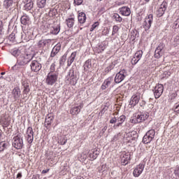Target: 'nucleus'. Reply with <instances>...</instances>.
<instances>
[{"label": "nucleus", "mask_w": 179, "mask_h": 179, "mask_svg": "<svg viewBox=\"0 0 179 179\" xmlns=\"http://www.w3.org/2000/svg\"><path fill=\"white\" fill-rule=\"evenodd\" d=\"M33 59V55L31 54H22L17 58V64L13 67L16 68L17 65L20 66H24V65H27L31 60Z\"/></svg>", "instance_id": "nucleus-1"}, {"label": "nucleus", "mask_w": 179, "mask_h": 179, "mask_svg": "<svg viewBox=\"0 0 179 179\" xmlns=\"http://www.w3.org/2000/svg\"><path fill=\"white\" fill-rule=\"evenodd\" d=\"M58 80V73H49L47 76L45 83L49 86H52Z\"/></svg>", "instance_id": "nucleus-2"}, {"label": "nucleus", "mask_w": 179, "mask_h": 179, "mask_svg": "<svg viewBox=\"0 0 179 179\" xmlns=\"http://www.w3.org/2000/svg\"><path fill=\"white\" fill-rule=\"evenodd\" d=\"M155 135H156V131H155V129L149 130L143 138V143H145V145H147L148 143H150V141H153V139L155 138Z\"/></svg>", "instance_id": "nucleus-3"}, {"label": "nucleus", "mask_w": 179, "mask_h": 179, "mask_svg": "<svg viewBox=\"0 0 179 179\" xmlns=\"http://www.w3.org/2000/svg\"><path fill=\"white\" fill-rule=\"evenodd\" d=\"M13 146L15 149H22L23 148V139L20 138V136L17 135L13 138Z\"/></svg>", "instance_id": "nucleus-4"}, {"label": "nucleus", "mask_w": 179, "mask_h": 179, "mask_svg": "<svg viewBox=\"0 0 179 179\" xmlns=\"http://www.w3.org/2000/svg\"><path fill=\"white\" fill-rule=\"evenodd\" d=\"M153 22V15L150 14L145 18L143 28L145 30H149L152 27V23Z\"/></svg>", "instance_id": "nucleus-5"}, {"label": "nucleus", "mask_w": 179, "mask_h": 179, "mask_svg": "<svg viewBox=\"0 0 179 179\" xmlns=\"http://www.w3.org/2000/svg\"><path fill=\"white\" fill-rule=\"evenodd\" d=\"M125 76H127V71L125 69L120 71L115 77V83H121L125 79Z\"/></svg>", "instance_id": "nucleus-6"}, {"label": "nucleus", "mask_w": 179, "mask_h": 179, "mask_svg": "<svg viewBox=\"0 0 179 179\" xmlns=\"http://www.w3.org/2000/svg\"><path fill=\"white\" fill-rule=\"evenodd\" d=\"M164 55V44L160 43L159 46L156 48L155 52V58H160Z\"/></svg>", "instance_id": "nucleus-7"}, {"label": "nucleus", "mask_w": 179, "mask_h": 179, "mask_svg": "<svg viewBox=\"0 0 179 179\" xmlns=\"http://www.w3.org/2000/svg\"><path fill=\"white\" fill-rule=\"evenodd\" d=\"M164 90V87L162 84H158L157 85L155 86V91H154V95L155 99H159L162 94H163V92Z\"/></svg>", "instance_id": "nucleus-8"}, {"label": "nucleus", "mask_w": 179, "mask_h": 179, "mask_svg": "<svg viewBox=\"0 0 179 179\" xmlns=\"http://www.w3.org/2000/svg\"><path fill=\"white\" fill-rule=\"evenodd\" d=\"M27 141L28 143H33V140L34 139V132L33 131L32 127H28L27 130Z\"/></svg>", "instance_id": "nucleus-9"}, {"label": "nucleus", "mask_w": 179, "mask_h": 179, "mask_svg": "<svg viewBox=\"0 0 179 179\" xmlns=\"http://www.w3.org/2000/svg\"><path fill=\"white\" fill-rule=\"evenodd\" d=\"M166 8H167V3L166 1H163L160 7L157 11V15L158 17H162V16L164 15V12H166Z\"/></svg>", "instance_id": "nucleus-10"}, {"label": "nucleus", "mask_w": 179, "mask_h": 179, "mask_svg": "<svg viewBox=\"0 0 179 179\" xmlns=\"http://www.w3.org/2000/svg\"><path fill=\"white\" fill-rule=\"evenodd\" d=\"M145 169V166L143 164H138L133 171V176L135 177H139L141 174L143 172V169Z\"/></svg>", "instance_id": "nucleus-11"}, {"label": "nucleus", "mask_w": 179, "mask_h": 179, "mask_svg": "<svg viewBox=\"0 0 179 179\" xmlns=\"http://www.w3.org/2000/svg\"><path fill=\"white\" fill-rule=\"evenodd\" d=\"M22 85L23 86L24 89L22 91L23 97L25 99V97H27L29 92H30V87L29 86V83L27 80H23L22 82Z\"/></svg>", "instance_id": "nucleus-12"}, {"label": "nucleus", "mask_w": 179, "mask_h": 179, "mask_svg": "<svg viewBox=\"0 0 179 179\" xmlns=\"http://www.w3.org/2000/svg\"><path fill=\"white\" fill-rule=\"evenodd\" d=\"M149 118V115L148 114H140L135 116V122L137 124H139L141 122H143L145 120H148Z\"/></svg>", "instance_id": "nucleus-13"}, {"label": "nucleus", "mask_w": 179, "mask_h": 179, "mask_svg": "<svg viewBox=\"0 0 179 179\" xmlns=\"http://www.w3.org/2000/svg\"><path fill=\"white\" fill-rule=\"evenodd\" d=\"M31 69L33 72H38L41 69V64L38 62L34 60L31 64Z\"/></svg>", "instance_id": "nucleus-14"}, {"label": "nucleus", "mask_w": 179, "mask_h": 179, "mask_svg": "<svg viewBox=\"0 0 179 179\" xmlns=\"http://www.w3.org/2000/svg\"><path fill=\"white\" fill-rule=\"evenodd\" d=\"M69 78L70 79V83L71 85H72L73 86H75V85H76V83H78V79H77V76L76 74H75V72L73 71H70L69 73Z\"/></svg>", "instance_id": "nucleus-15"}, {"label": "nucleus", "mask_w": 179, "mask_h": 179, "mask_svg": "<svg viewBox=\"0 0 179 179\" xmlns=\"http://www.w3.org/2000/svg\"><path fill=\"white\" fill-rule=\"evenodd\" d=\"M140 99L141 96L139 95H133L130 100L129 106H131V107H135V106L139 103Z\"/></svg>", "instance_id": "nucleus-16"}, {"label": "nucleus", "mask_w": 179, "mask_h": 179, "mask_svg": "<svg viewBox=\"0 0 179 179\" xmlns=\"http://www.w3.org/2000/svg\"><path fill=\"white\" fill-rule=\"evenodd\" d=\"M52 121H54V116L51 114H48L45 120V127H46L47 129L50 128Z\"/></svg>", "instance_id": "nucleus-17"}, {"label": "nucleus", "mask_w": 179, "mask_h": 179, "mask_svg": "<svg viewBox=\"0 0 179 179\" xmlns=\"http://www.w3.org/2000/svg\"><path fill=\"white\" fill-rule=\"evenodd\" d=\"M120 13L122 16H129L131 15V9L127 6L120 8Z\"/></svg>", "instance_id": "nucleus-18"}, {"label": "nucleus", "mask_w": 179, "mask_h": 179, "mask_svg": "<svg viewBox=\"0 0 179 179\" xmlns=\"http://www.w3.org/2000/svg\"><path fill=\"white\" fill-rule=\"evenodd\" d=\"M131 160V155L129 153L124 154L122 158V166H127Z\"/></svg>", "instance_id": "nucleus-19"}, {"label": "nucleus", "mask_w": 179, "mask_h": 179, "mask_svg": "<svg viewBox=\"0 0 179 179\" xmlns=\"http://www.w3.org/2000/svg\"><path fill=\"white\" fill-rule=\"evenodd\" d=\"M125 115H121L117 119V123L113 126L114 129H117L118 127H121L122 123L125 121Z\"/></svg>", "instance_id": "nucleus-20"}, {"label": "nucleus", "mask_w": 179, "mask_h": 179, "mask_svg": "<svg viewBox=\"0 0 179 179\" xmlns=\"http://www.w3.org/2000/svg\"><path fill=\"white\" fill-rule=\"evenodd\" d=\"M112 82H113V78H108L106 80H105L103 85H101L102 90H106V89H107V87H108V86L111 85Z\"/></svg>", "instance_id": "nucleus-21"}, {"label": "nucleus", "mask_w": 179, "mask_h": 179, "mask_svg": "<svg viewBox=\"0 0 179 179\" xmlns=\"http://www.w3.org/2000/svg\"><path fill=\"white\" fill-rule=\"evenodd\" d=\"M13 96L14 97L15 101L19 100V98L20 97V89L19 88H14L13 90Z\"/></svg>", "instance_id": "nucleus-22"}, {"label": "nucleus", "mask_w": 179, "mask_h": 179, "mask_svg": "<svg viewBox=\"0 0 179 179\" xmlns=\"http://www.w3.org/2000/svg\"><path fill=\"white\" fill-rule=\"evenodd\" d=\"M79 23L83 24L86 22V14L83 12H81L78 14V16Z\"/></svg>", "instance_id": "nucleus-23"}, {"label": "nucleus", "mask_w": 179, "mask_h": 179, "mask_svg": "<svg viewBox=\"0 0 179 179\" xmlns=\"http://www.w3.org/2000/svg\"><path fill=\"white\" fill-rule=\"evenodd\" d=\"M75 58H76V52L71 53V57L68 59V63H67L68 66H71V65H72V64L73 63V61H75Z\"/></svg>", "instance_id": "nucleus-24"}, {"label": "nucleus", "mask_w": 179, "mask_h": 179, "mask_svg": "<svg viewBox=\"0 0 179 179\" xmlns=\"http://www.w3.org/2000/svg\"><path fill=\"white\" fill-rule=\"evenodd\" d=\"M66 23L68 27L70 29L71 27H73V25L75 24V18L73 17H69L66 20Z\"/></svg>", "instance_id": "nucleus-25"}, {"label": "nucleus", "mask_w": 179, "mask_h": 179, "mask_svg": "<svg viewBox=\"0 0 179 179\" xmlns=\"http://www.w3.org/2000/svg\"><path fill=\"white\" fill-rule=\"evenodd\" d=\"M36 5L38 8L43 9V8H45V5H47V0H37Z\"/></svg>", "instance_id": "nucleus-26"}, {"label": "nucleus", "mask_w": 179, "mask_h": 179, "mask_svg": "<svg viewBox=\"0 0 179 179\" xmlns=\"http://www.w3.org/2000/svg\"><path fill=\"white\" fill-rule=\"evenodd\" d=\"M61 50V45H55L52 50V57H55V55H57V54H58V52H59V51Z\"/></svg>", "instance_id": "nucleus-27"}, {"label": "nucleus", "mask_w": 179, "mask_h": 179, "mask_svg": "<svg viewBox=\"0 0 179 179\" xmlns=\"http://www.w3.org/2000/svg\"><path fill=\"white\" fill-rule=\"evenodd\" d=\"M80 112V108H79V107H73L71 108L70 110V114H71V115H78V114H79V113Z\"/></svg>", "instance_id": "nucleus-28"}, {"label": "nucleus", "mask_w": 179, "mask_h": 179, "mask_svg": "<svg viewBox=\"0 0 179 179\" xmlns=\"http://www.w3.org/2000/svg\"><path fill=\"white\" fill-rule=\"evenodd\" d=\"M33 0H28V2L25 4V10H30L33 8Z\"/></svg>", "instance_id": "nucleus-29"}, {"label": "nucleus", "mask_w": 179, "mask_h": 179, "mask_svg": "<svg viewBox=\"0 0 179 179\" xmlns=\"http://www.w3.org/2000/svg\"><path fill=\"white\" fill-rule=\"evenodd\" d=\"M29 20H30V18H29V17H27V15H23L21 17V23H22V24H24V26H26V24H29Z\"/></svg>", "instance_id": "nucleus-30"}, {"label": "nucleus", "mask_w": 179, "mask_h": 179, "mask_svg": "<svg viewBox=\"0 0 179 179\" xmlns=\"http://www.w3.org/2000/svg\"><path fill=\"white\" fill-rule=\"evenodd\" d=\"M13 3V0H5L3 1V6H5L6 9H8V8H10V6H12Z\"/></svg>", "instance_id": "nucleus-31"}, {"label": "nucleus", "mask_w": 179, "mask_h": 179, "mask_svg": "<svg viewBox=\"0 0 179 179\" xmlns=\"http://www.w3.org/2000/svg\"><path fill=\"white\" fill-rule=\"evenodd\" d=\"M142 55H143V51L142 50H138L135 55L134 57L138 59V60H141L142 58Z\"/></svg>", "instance_id": "nucleus-32"}, {"label": "nucleus", "mask_w": 179, "mask_h": 179, "mask_svg": "<svg viewBox=\"0 0 179 179\" xmlns=\"http://www.w3.org/2000/svg\"><path fill=\"white\" fill-rule=\"evenodd\" d=\"M119 31H120V27L117 25H114L113 27L112 36H115V34H118Z\"/></svg>", "instance_id": "nucleus-33"}, {"label": "nucleus", "mask_w": 179, "mask_h": 179, "mask_svg": "<svg viewBox=\"0 0 179 179\" xmlns=\"http://www.w3.org/2000/svg\"><path fill=\"white\" fill-rule=\"evenodd\" d=\"M12 55L13 57H19L20 54H22V51L20 49H15L11 52Z\"/></svg>", "instance_id": "nucleus-34"}, {"label": "nucleus", "mask_w": 179, "mask_h": 179, "mask_svg": "<svg viewBox=\"0 0 179 179\" xmlns=\"http://www.w3.org/2000/svg\"><path fill=\"white\" fill-rule=\"evenodd\" d=\"M113 17L115 19L116 22H118L119 23L122 22V17H121V16H120V15L117 13L114 14Z\"/></svg>", "instance_id": "nucleus-35"}, {"label": "nucleus", "mask_w": 179, "mask_h": 179, "mask_svg": "<svg viewBox=\"0 0 179 179\" xmlns=\"http://www.w3.org/2000/svg\"><path fill=\"white\" fill-rule=\"evenodd\" d=\"M4 149H6V144L5 142L0 143V152H3Z\"/></svg>", "instance_id": "nucleus-36"}, {"label": "nucleus", "mask_w": 179, "mask_h": 179, "mask_svg": "<svg viewBox=\"0 0 179 179\" xmlns=\"http://www.w3.org/2000/svg\"><path fill=\"white\" fill-rule=\"evenodd\" d=\"M47 42V41L43 39L39 41V42L38 43V46H39L40 48L41 47H44V45H45V43Z\"/></svg>", "instance_id": "nucleus-37"}, {"label": "nucleus", "mask_w": 179, "mask_h": 179, "mask_svg": "<svg viewBox=\"0 0 179 179\" xmlns=\"http://www.w3.org/2000/svg\"><path fill=\"white\" fill-rule=\"evenodd\" d=\"M140 60H138V58H136V57H134L132 59H131V64L132 65H136V64H138V62H139Z\"/></svg>", "instance_id": "nucleus-38"}, {"label": "nucleus", "mask_w": 179, "mask_h": 179, "mask_svg": "<svg viewBox=\"0 0 179 179\" xmlns=\"http://www.w3.org/2000/svg\"><path fill=\"white\" fill-rule=\"evenodd\" d=\"M52 34H58L59 33V28H53V30L50 31Z\"/></svg>", "instance_id": "nucleus-39"}, {"label": "nucleus", "mask_w": 179, "mask_h": 179, "mask_svg": "<svg viewBox=\"0 0 179 179\" xmlns=\"http://www.w3.org/2000/svg\"><path fill=\"white\" fill-rule=\"evenodd\" d=\"M49 73H57L55 72V64H52L50 66V71Z\"/></svg>", "instance_id": "nucleus-40"}, {"label": "nucleus", "mask_w": 179, "mask_h": 179, "mask_svg": "<svg viewBox=\"0 0 179 179\" xmlns=\"http://www.w3.org/2000/svg\"><path fill=\"white\" fill-rule=\"evenodd\" d=\"M173 27H175V29H178L179 27V18H178L175 22L173 23Z\"/></svg>", "instance_id": "nucleus-41"}, {"label": "nucleus", "mask_w": 179, "mask_h": 179, "mask_svg": "<svg viewBox=\"0 0 179 179\" xmlns=\"http://www.w3.org/2000/svg\"><path fill=\"white\" fill-rule=\"evenodd\" d=\"M65 61H66V56H63L62 57L60 58L59 64L62 65V64H64Z\"/></svg>", "instance_id": "nucleus-42"}, {"label": "nucleus", "mask_w": 179, "mask_h": 179, "mask_svg": "<svg viewBox=\"0 0 179 179\" xmlns=\"http://www.w3.org/2000/svg\"><path fill=\"white\" fill-rule=\"evenodd\" d=\"M110 33V31L108 29V28H104V29L102 31L103 36H107Z\"/></svg>", "instance_id": "nucleus-43"}, {"label": "nucleus", "mask_w": 179, "mask_h": 179, "mask_svg": "<svg viewBox=\"0 0 179 179\" xmlns=\"http://www.w3.org/2000/svg\"><path fill=\"white\" fill-rule=\"evenodd\" d=\"M74 3L76 5H82V3H83V0H74Z\"/></svg>", "instance_id": "nucleus-44"}, {"label": "nucleus", "mask_w": 179, "mask_h": 179, "mask_svg": "<svg viewBox=\"0 0 179 179\" xmlns=\"http://www.w3.org/2000/svg\"><path fill=\"white\" fill-rule=\"evenodd\" d=\"M117 117H113L110 119V124H115V122H117Z\"/></svg>", "instance_id": "nucleus-45"}, {"label": "nucleus", "mask_w": 179, "mask_h": 179, "mask_svg": "<svg viewBox=\"0 0 179 179\" xmlns=\"http://www.w3.org/2000/svg\"><path fill=\"white\" fill-rule=\"evenodd\" d=\"M176 97H177V94L173 93V94L170 96L169 101H171V100H173V99H176Z\"/></svg>", "instance_id": "nucleus-46"}, {"label": "nucleus", "mask_w": 179, "mask_h": 179, "mask_svg": "<svg viewBox=\"0 0 179 179\" xmlns=\"http://www.w3.org/2000/svg\"><path fill=\"white\" fill-rule=\"evenodd\" d=\"M97 26H99V22H94V24L92 25V27L91 28V31L94 30Z\"/></svg>", "instance_id": "nucleus-47"}, {"label": "nucleus", "mask_w": 179, "mask_h": 179, "mask_svg": "<svg viewBox=\"0 0 179 179\" xmlns=\"http://www.w3.org/2000/svg\"><path fill=\"white\" fill-rule=\"evenodd\" d=\"M66 141H67V140L66 139H65V138H63V140L62 141H59V143H60V145H65V143H66Z\"/></svg>", "instance_id": "nucleus-48"}, {"label": "nucleus", "mask_w": 179, "mask_h": 179, "mask_svg": "<svg viewBox=\"0 0 179 179\" xmlns=\"http://www.w3.org/2000/svg\"><path fill=\"white\" fill-rule=\"evenodd\" d=\"M105 48H106V47L99 45V52H103V51L105 50Z\"/></svg>", "instance_id": "nucleus-49"}, {"label": "nucleus", "mask_w": 179, "mask_h": 179, "mask_svg": "<svg viewBox=\"0 0 179 179\" xmlns=\"http://www.w3.org/2000/svg\"><path fill=\"white\" fill-rule=\"evenodd\" d=\"M2 29H3V22L2 21H0V34L2 33Z\"/></svg>", "instance_id": "nucleus-50"}, {"label": "nucleus", "mask_w": 179, "mask_h": 179, "mask_svg": "<svg viewBox=\"0 0 179 179\" xmlns=\"http://www.w3.org/2000/svg\"><path fill=\"white\" fill-rule=\"evenodd\" d=\"M176 176H179V166L174 171Z\"/></svg>", "instance_id": "nucleus-51"}, {"label": "nucleus", "mask_w": 179, "mask_h": 179, "mask_svg": "<svg viewBox=\"0 0 179 179\" xmlns=\"http://www.w3.org/2000/svg\"><path fill=\"white\" fill-rule=\"evenodd\" d=\"M175 113H179V104L175 108Z\"/></svg>", "instance_id": "nucleus-52"}, {"label": "nucleus", "mask_w": 179, "mask_h": 179, "mask_svg": "<svg viewBox=\"0 0 179 179\" xmlns=\"http://www.w3.org/2000/svg\"><path fill=\"white\" fill-rule=\"evenodd\" d=\"M50 171V169H45L42 171V174H47Z\"/></svg>", "instance_id": "nucleus-53"}, {"label": "nucleus", "mask_w": 179, "mask_h": 179, "mask_svg": "<svg viewBox=\"0 0 179 179\" xmlns=\"http://www.w3.org/2000/svg\"><path fill=\"white\" fill-rule=\"evenodd\" d=\"M17 179L22 178V173H17Z\"/></svg>", "instance_id": "nucleus-54"}, {"label": "nucleus", "mask_w": 179, "mask_h": 179, "mask_svg": "<svg viewBox=\"0 0 179 179\" xmlns=\"http://www.w3.org/2000/svg\"><path fill=\"white\" fill-rule=\"evenodd\" d=\"M77 107H78V108H80V110L81 108H83V103H80V105L78 106H77Z\"/></svg>", "instance_id": "nucleus-55"}, {"label": "nucleus", "mask_w": 179, "mask_h": 179, "mask_svg": "<svg viewBox=\"0 0 179 179\" xmlns=\"http://www.w3.org/2000/svg\"><path fill=\"white\" fill-rule=\"evenodd\" d=\"M106 129H107V127H105L102 129V131H106Z\"/></svg>", "instance_id": "nucleus-56"}, {"label": "nucleus", "mask_w": 179, "mask_h": 179, "mask_svg": "<svg viewBox=\"0 0 179 179\" xmlns=\"http://www.w3.org/2000/svg\"><path fill=\"white\" fill-rule=\"evenodd\" d=\"M112 65H114V66H115V62H112Z\"/></svg>", "instance_id": "nucleus-57"}, {"label": "nucleus", "mask_w": 179, "mask_h": 179, "mask_svg": "<svg viewBox=\"0 0 179 179\" xmlns=\"http://www.w3.org/2000/svg\"><path fill=\"white\" fill-rule=\"evenodd\" d=\"M1 75H5V72H1Z\"/></svg>", "instance_id": "nucleus-58"}, {"label": "nucleus", "mask_w": 179, "mask_h": 179, "mask_svg": "<svg viewBox=\"0 0 179 179\" xmlns=\"http://www.w3.org/2000/svg\"><path fill=\"white\" fill-rule=\"evenodd\" d=\"M0 79H3V76H0Z\"/></svg>", "instance_id": "nucleus-59"}, {"label": "nucleus", "mask_w": 179, "mask_h": 179, "mask_svg": "<svg viewBox=\"0 0 179 179\" xmlns=\"http://www.w3.org/2000/svg\"><path fill=\"white\" fill-rule=\"evenodd\" d=\"M145 2H149V1H150V0H145Z\"/></svg>", "instance_id": "nucleus-60"}, {"label": "nucleus", "mask_w": 179, "mask_h": 179, "mask_svg": "<svg viewBox=\"0 0 179 179\" xmlns=\"http://www.w3.org/2000/svg\"><path fill=\"white\" fill-rule=\"evenodd\" d=\"M109 68H110V69H113V67H111V66H110Z\"/></svg>", "instance_id": "nucleus-61"}, {"label": "nucleus", "mask_w": 179, "mask_h": 179, "mask_svg": "<svg viewBox=\"0 0 179 179\" xmlns=\"http://www.w3.org/2000/svg\"><path fill=\"white\" fill-rule=\"evenodd\" d=\"M94 159H96V157H93V160H94Z\"/></svg>", "instance_id": "nucleus-62"}, {"label": "nucleus", "mask_w": 179, "mask_h": 179, "mask_svg": "<svg viewBox=\"0 0 179 179\" xmlns=\"http://www.w3.org/2000/svg\"><path fill=\"white\" fill-rule=\"evenodd\" d=\"M120 135V134H117V136Z\"/></svg>", "instance_id": "nucleus-63"}, {"label": "nucleus", "mask_w": 179, "mask_h": 179, "mask_svg": "<svg viewBox=\"0 0 179 179\" xmlns=\"http://www.w3.org/2000/svg\"><path fill=\"white\" fill-rule=\"evenodd\" d=\"M97 1H101V0H97Z\"/></svg>", "instance_id": "nucleus-64"}]
</instances>
